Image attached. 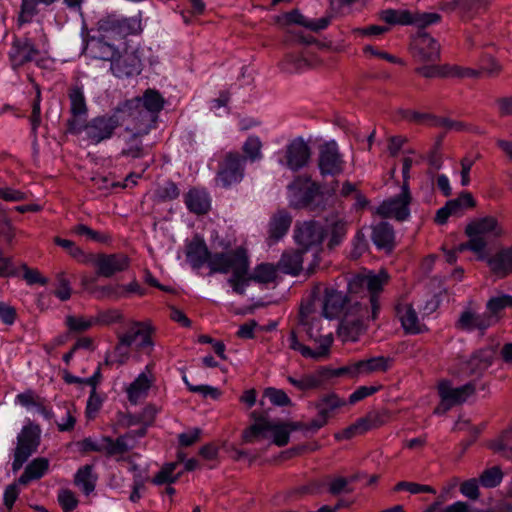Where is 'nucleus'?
<instances>
[{"instance_id": "nucleus-1", "label": "nucleus", "mask_w": 512, "mask_h": 512, "mask_svg": "<svg viewBox=\"0 0 512 512\" xmlns=\"http://www.w3.org/2000/svg\"><path fill=\"white\" fill-rule=\"evenodd\" d=\"M310 312V305L301 306L299 311V323L305 327L309 338L317 343L318 347L316 349H311L310 347L300 343L294 330L290 331L287 338L288 347L291 350L299 352L304 358L314 360L325 359L330 355V348L333 344L334 338L332 333L321 335L313 332V329L318 327L319 319H312L310 317Z\"/></svg>"}, {"instance_id": "nucleus-2", "label": "nucleus", "mask_w": 512, "mask_h": 512, "mask_svg": "<svg viewBox=\"0 0 512 512\" xmlns=\"http://www.w3.org/2000/svg\"><path fill=\"white\" fill-rule=\"evenodd\" d=\"M288 201L294 209H306L319 213L327 206V197L321 185L310 176H297L287 187Z\"/></svg>"}, {"instance_id": "nucleus-3", "label": "nucleus", "mask_w": 512, "mask_h": 512, "mask_svg": "<svg viewBox=\"0 0 512 512\" xmlns=\"http://www.w3.org/2000/svg\"><path fill=\"white\" fill-rule=\"evenodd\" d=\"M469 240L458 245L459 251L470 250L478 260L486 258L487 237H498L502 234L498 221L493 216H485L472 220L465 228Z\"/></svg>"}, {"instance_id": "nucleus-4", "label": "nucleus", "mask_w": 512, "mask_h": 512, "mask_svg": "<svg viewBox=\"0 0 512 512\" xmlns=\"http://www.w3.org/2000/svg\"><path fill=\"white\" fill-rule=\"evenodd\" d=\"M152 326L147 322H132L126 332L118 336V343L114 349L115 362L123 365L130 356V347L136 342V336L141 335L142 341L137 343V349L150 354L153 350Z\"/></svg>"}, {"instance_id": "nucleus-5", "label": "nucleus", "mask_w": 512, "mask_h": 512, "mask_svg": "<svg viewBox=\"0 0 512 512\" xmlns=\"http://www.w3.org/2000/svg\"><path fill=\"white\" fill-rule=\"evenodd\" d=\"M119 121L127 132L145 136L155 128L157 119L140 107L139 99H129L116 107Z\"/></svg>"}, {"instance_id": "nucleus-6", "label": "nucleus", "mask_w": 512, "mask_h": 512, "mask_svg": "<svg viewBox=\"0 0 512 512\" xmlns=\"http://www.w3.org/2000/svg\"><path fill=\"white\" fill-rule=\"evenodd\" d=\"M142 31L139 17H123L118 14L102 16L96 23L95 32L113 42L122 41L129 35Z\"/></svg>"}, {"instance_id": "nucleus-7", "label": "nucleus", "mask_w": 512, "mask_h": 512, "mask_svg": "<svg viewBox=\"0 0 512 512\" xmlns=\"http://www.w3.org/2000/svg\"><path fill=\"white\" fill-rule=\"evenodd\" d=\"M367 313V304L352 297H348L344 292L333 288H326L323 300V315L328 319H334L341 316L349 317L359 315L364 317Z\"/></svg>"}, {"instance_id": "nucleus-8", "label": "nucleus", "mask_w": 512, "mask_h": 512, "mask_svg": "<svg viewBox=\"0 0 512 512\" xmlns=\"http://www.w3.org/2000/svg\"><path fill=\"white\" fill-rule=\"evenodd\" d=\"M388 282V275L386 272L381 271L378 274H358L354 276L349 282V290L351 293L357 291L358 288H366L368 297L366 303L369 311H371V319L375 320L378 317L380 311L379 295L383 291L384 285Z\"/></svg>"}, {"instance_id": "nucleus-9", "label": "nucleus", "mask_w": 512, "mask_h": 512, "mask_svg": "<svg viewBox=\"0 0 512 512\" xmlns=\"http://www.w3.org/2000/svg\"><path fill=\"white\" fill-rule=\"evenodd\" d=\"M392 359L385 356H376L349 363L336 369H324L323 376L359 378L376 372H386L390 369Z\"/></svg>"}, {"instance_id": "nucleus-10", "label": "nucleus", "mask_w": 512, "mask_h": 512, "mask_svg": "<svg viewBox=\"0 0 512 512\" xmlns=\"http://www.w3.org/2000/svg\"><path fill=\"white\" fill-rule=\"evenodd\" d=\"M245 164L246 158L239 152H227L219 163L216 184L227 189L240 183L244 177Z\"/></svg>"}, {"instance_id": "nucleus-11", "label": "nucleus", "mask_w": 512, "mask_h": 512, "mask_svg": "<svg viewBox=\"0 0 512 512\" xmlns=\"http://www.w3.org/2000/svg\"><path fill=\"white\" fill-rule=\"evenodd\" d=\"M346 162L335 140L318 146L317 167L322 177H336L345 170Z\"/></svg>"}, {"instance_id": "nucleus-12", "label": "nucleus", "mask_w": 512, "mask_h": 512, "mask_svg": "<svg viewBox=\"0 0 512 512\" xmlns=\"http://www.w3.org/2000/svg\"><path fill=\"white\" fill-rule=\"evenodd\" d=\"M245 266H249V258L246 249L241 246L229 251L212 253L209 261L210 274L234 273Z\"/></svg>"}, {"instance_id": "nucleus-13", "label": "nucleus", "mask_w": 512, "mask_h": 512, "mask_svg": "<svg viewBox=\"0 0 512 512\" xmlns=\"http://www.w3.org/2000/svg\"><path fill=\"white\" fill-rule=\"evenodd\" d=\"M40 50L28 36H14L8 50V61L13 70H18L29 63H39Z\"/></svg>"}, {"instance_id": "nucleus-14", "label": "nucleus", "mask_w": 512, "mask_h": 512, "mask_svg": "<svg viewBox=\"0 0 512 512\" xmlns=\"http://www.w3.org/2000/svg\"><path fill=\"white\" fill-rule=\"evenodd\" d=\"M40 444V429L38 426L26 425L17 436V445L14 450L12 470L22 468L28 458L37 451Z\"/></svg>"}, {"instance_id": "nucleus-15", "label": "nucleus", "mask_w": 512, "mask_h": 512, "mask_svg": "<svg viewBox=\"0 0 512 512\" xmlns=\"http://www.w3.org/2000/svg\"><path fill=\"white\" fill-rule=\"evenodd\" d=\"M412 194L409 185L402 184L399 194L384 200L376 209L378 215L384 218H392L397 221H405L410 216V204Z\"/></svg>"}, {"instance_id": "nucleus-16", "label": "nucleus", "mask_w": 512, "mask_h": 512, "mask_svg": "<svg viewBox=\"0 0 512 512\" xmlns=\"http://www.w3.org/2000/svg\"><path fill=\"white\" fill-rule=\"evenodd\" d=\"M71 117L67 120V132L79 134L88 115V106L82 86L73 85L68 89Z\"/></svg>"}, {"instance_id": "nucleus-17", "label": "nucleus", "mask_w": 512, "mask_h": 512, "mask_svg": "<svg viewBox=\"0 0 512 512\" xmlns=\"http://www.w3.org/2000/svg\"><path fill=\"white\" fill-rule=\"evenodd\" d=\"M96 268V274L100 277L111 278L118 273L129 269L131 260L124 253H99L90 254V262Z\"/></svg>"}, {"instance_id": "nucleus-18", "label": "nucleus", "mask_w": 512, "mask_h": 512, "mask_svg": "<svg viewBox=\"0 0 512 512\" xmlns=\"http://www.w3.org/2000/svg\"><path fill=\"white\" fill-rule=\"evenodd\" d=\"M120 125L118 113L115 109L111 115L97 116L92 118L89 122H85L83 130L91 143L98 144L110 139L115 129Z\"/></svg>"}, {"instance_id": "nucleus-19", "label": "nucleus", "mask_w": 512, "mask_h": 512, "mask_svg": "<svg viewBox=\"0 0 512 512\" xmlns=\"http://www.w3.org/2000/svg\"><path fill=\"white\" fill-rule=\"evenodd\" d=\"M327 235L325 227L318 221L297 222L294 228L295 242L305 250L319 248Z\"/></svg>"}, {"instance_id": "nucleus-20", "label": "nucleus", "mask_w": 512, "mask_h": 512, "mask_svg": "<svg viewBox=\"0 0 512 512\" xmlns=\"http://www.w3.org/2000/svg\"><path fill=\"white\" fill-rule=\"evenodd\" d=\"M498 322V317L488 314L486 311L479 313L471 309L465 308L455 322V328L464 332L479 331L482 335L487 329L494 326Z\"/></svg>"}, {"instance_id": "nucleus-21", "label": "nucleus", "mask_w": 512, "mask_h": 512, "mask_svg": "<svg viewBox=\"0 0 512 512\" xmlns=\"http://www.w3.org/2000/svg\"><path fill=\"white\" fill-rule=\"evenodd\" d=\"M311 159V148L303 137H296L285 147L284 160L281 161L288 169L297 172L306 167Z\"/></svg>"}, {"instance_id": "nucleus-22", "label": "nucleus", "mask_w": 512, "mask_h": 512, "mask_svg": "<svg viewBox=\"0 0 512 512\" xmlns=\"http://www.w3.org/2000/svg\"><path fill=\"white\" fill-rule=\"evenodd\" d=\"M84 51L93 59L112 61L118 56L119 48L115 42L95 33L90 35L88 32L83 35Z\"/></svg>"}, {"instance_id": "nucleus-23", "label": "nucleus", "mask_w": 512, "mask_h": 512, "mask_svg": "<svg viewBox=\"0 0 512 512\" xmlns=\"http://www.w3.org/2000/svg\"><path fill=\"white\" fill-rule=\"evenodd\" d=\"M475 392V386L467 383L460 387H452L449 381H442L438 385V393L443 406V412H447L455 405L464 403Z\"/></svg>"}, {"instance_id": "nucleus-24", "label": "nucleus", "mask_w": 512, "mask_h": 512, "mask_svg": "<svg viewBox=\"0 0 512 512\" xmlns=\"http://www.w3.org/2000/svg\"><path fill=\"white\" fill-rule=\"evenodd\" d=\"M410 46L413 56L418 61L435 62L440 58V44L426 32H418Z\"/></svg>"}, {"instance_id": "nucleus-25", "label": "nucleus", "mask_w": 512, "mask_h": 512, "mask_svg": "<svg viewBox=\"0 0 512 512\" xmlns=\"http://www.w3.org/2000/svg\"><path fill=\"white\" fill-rule=\"evenodd\" d=\"M154 382L155 376L153 374V365L148 364L145 366L144 370L135 378V380L127 387L126 394L128 401L133 405L140 403L148 396L149 390L153 386Z\"/></svg>"}, {"instance_id": "nucleus-26", "label": "nucleus", "mask_w": 512, "mask_h": 512, "mask_svg": "<svg viewBox=\"0 0 512 512\" xmlns=\"http://www.w3.org/2000/svg\"><path fill=\"white\" fill-rule=\"evenodd\" d=\"M211 254L206 242L199 235H195L185 245L186 260L193 269H201L204 265L209 267Z\"/></svg>"}, {"instance_id": "nucleus-27", "label": "nucleus", "mask_w": 512, "mask_h": 512, "mask_svg": "<svg viewBox=\"0 0 512 512\" xmlns=\"http://www.w3.org/2000/svg\"><path fill=\"white\" fill-rule=\"evenodd\" d=\"M82 452H99L108 458H115L117 461L122 460L116 439L109 436H102L99 439L87 437L80 442Z\"/></svg>"}, {"instance_id": "nucleus-28", "label": "nucleus", "mask_w": 512, "mask_h": 512, "mask_svg": "<svg viewBox=\"0 0 512 512\" xmlns=\"http://www.w3.org/2000/svg\"><path fill=\"white\" fill-rule=\"evenodd\" d=\"M110 70L117 78H129L140 74L141 61L134 54L120 55L112 59Z\"/></svg>"}, {"instance_id": "nucleus-29", "label": "nucleus", "mask_w": 512, "mask_h": 512, "mask_svg": "<svg viewBox=\"0 0 512 512\" xmlns=\"http://www.w3.org/2000/svg\"><path fill=\"white\" fill-rule=\"evenodd\" d=\"M483 261H486L490 271L499 278L512 274V245L499 249L491 256L486 254Z\"/></svg>"}, {"instance_id": "nucleus-30", "label": "nucleus", "mask_w": 512, "mask_h": 512, "mask_svg": "<svg viewBox=\"0 0 512 512\" xmlns=\"http://www.w3.org/2000/svg\"><path fill=\"white\" fill-rule=\"evenodd\" d=\"M184 203L190 213L205 215L211 209V198L204 188L192 187L184 194Z\"/></svg>"}, {"instance_id": "nucleus-31", "label": "nucleus", "mask_w": 512, "mask_h": 512, "mask_svg": "<svg viewBox=\"0 0 512 512\" xmlns=\"http://www.w3.org/2000/svg\"><path fill=\"white\" fill-rule=\"evenodd\" d=\"M396 313L404 331L408 334H420L427 331L425 325L421 324L418 315L412 304L400 302L396 306Z\"/></svg>"}, {"instance_id": "nucleus-32", "label": "nucleus", "mask_w": 512, "mask_h": 512, "mask_svg": "<svg viewBox=\"0 0 512 512\" xmlns=\"http://www.w3.org/2000/svg\"><path fill=\"white\" fill-rule=\"evenodd\" d=\"M346 403V400L339 397L336 393H328L319 397L315 401L314 407L319 416L328 422Z\"/></svg>"}, {"instance_id": "nucleus-33", "label": "nucleus", "mask_w": 512, "mask_h": 512, "mask_svg": "<svg viewBox=\"0 0 512 512\" xmlns=\"http://www.w3.org/2000/svg\"><path fill=\"white\" fill-rule=\"evenodd\" d=\"M372 241L378 249L391 252L395 247V233L387 222H380L372 228Z\"/></svg>"}, {"instance_id": "nucleus-34", "label": "nucleus", "mask_w": 512, "mask_h": 512, "mask_svg": "<svg viewBox=\"0 0 512 512\" xmlns=\"http://www.w3.org/2000/svg\"><path fill=\"white\" fill-rule=\"evenodd\" d=\"M496 356V349L487 346L476 350L468 360V366L473 374H481L492 364Z\"/></svg>"}, {"instance_id": "nucleus-35", "label": "nucleus", "mask_w": 512, "mask_h": 512, "mask_svg": "<svg viewBox=\"0 0 512 512\" xmlns=\"http://www.w3.org/2000/svg\"><path fill=\"white\" fill-rule=\"evenodd\" d=\"M355 316L357 318L354 320H349L348 317H345L341 323L340 336L343 341L356 342L359 339V336L364 331L363 319H371V311L367 307V313L364 317Z\"/></svg>"}, {"instance_id": "nucleus-36", "label": "nucleus", "mask_w": 512, "mask_h": 512, "mask_svg": "<svg viewBox=\"0 0 512 512\" xmlns=\"http://www.w3.org/2000/svg\"><path fill=\"white\" fill-rule=\"evenodd\" d=\"M292 223V216L286 210H278L269 222V238L280 240L287 234Z\"/></svg>"}, {"instance_id": "nucleus-37", "label": "nucleus", "mask_w": 512, "mask_h": 512, "mask_svg": "<svg viewBox=\"0 0 512 512\" xmlns=\"http://www.w3.org/2000/svg\"><path fill=\"white\" fill-rule=\"evenodd\" d=\"M133 99H139L140 107L158 120L159 113L165 105V99L159 91L149 88L144 91L141 97H134Z\"/></svg>"}, {"instance_id": "nucleus-38", "label": "nucleus", "mask_w": 512, "mask_h": 512, "mask_svg": "<svg viewBox=\"0 0 512 512\" xmlns=\"http://www.w3.org/2000/svg\"><path fill=\"white\" fill-rule=\"evenodd\" d=\"M303 251H287L284 252L277 264L279 270L285 274L297 276L302 271Z\"/></svg>"}, {"instance_id": "nucleus-39", "label": "nucleus", "mask_w": 512, "mask_h": 512, "mask_svg": "<svg viewBox=\"0 0 512 512\" xmlns=\"http://www.w3.org/2000/svg\"><path fill=\"white\" fill-rule=\"evenodd\" d=\"M48 468V459L43 457L35 458L26 466L24 472L19 477L18 482L22 485H27L33 480H38L46 474Z\"/></svg>"}, {"instance_id": "nucleus-40", "label": "nucleus", "mask_w": 512, "mask_h": 512, "mask_svg": "<svg viewBox=\"0 0 512 512\" xmlns=\"http://www.w3.org/2000/svg\"><path fill=\"white\" fill-rule=\"evenodd\" d=\"M97 479L98 476L93 472V466L87 464L77 470L74 483L82 489L84 494L89 495L94 491Z\"/></svg>"}, {"instance_id": "nucleus-41", "label": "nucleus", "mask_w": 512, "mask_h": 512, "mask_svg": "<svg viewBox=\"0 0 512 512\" xmlns=\"http://www.w3.org/2000/svg\"><path fill=\"white\" fill-rule=\"evenodd\" d=\"M147 426L148 425L145 424L143 427L139 429L130 430L116 438L117 446L119 448V452L122 459L124 454L128 453L130 450L136 447L137 440L139 438H143L146 436Z\"/></svg>"}, {"instance_id": "nucleus-42", "label": "nucleus", "mask_w": 512, "mask_h": 512, "mask_svg": "<svg viewBox=\"0 0 512 512\" xmlns=\"http://www.w3.org/2000/svg\"><path fill=\"white\" fill-rule=\"evenodd\" d=\"M270 430L271 422L264 418L259 419L243 432V440L245 443H254L266 439L270 435Z\"/></svg>"}, {"instance_id": "nucleus-43", "label": "nucleus", "mask_w": 512, "mask_h": 512, "mask_svg": "<svg viewBox=\"0 0 512 512\" xmlns=\"http://www.w3.org/2000/svg\"><path fill=\"white\" fill-rule=\"evenodd\" d=\"M278 267L271 263H261L254 268L252 274L249 275V279L259 284H270L275 282L277 278Z\"/></svg>"}, {"instance_id": "nucleus-44", "label": "nucleus", "mask_w": 512, "mask_h": 512, "mask_svg": "<svg viewBox=\"0 0 512 512\" xmlns=\"http://www.w3.org/2000/svg\"><path fill=\"white\" fill-rule=\"evenodd\" d=\"M500 71V66L494 60L491 61V66L484 67L482 70H475L471 68H464L460 66H448L449 76H456L460 78L465 77H479L481 73L486 72L489 75L497 74Z\"/></svg>"}, {"instance_id": "nucleus-45", "label": "nucleus", "mask_w": 512, "mask_h": 512, "mask_svg": "<svg viewBox=\"0 0 512 512\" xmlns=\"http://www.w3.org/2000/svg\"><path fill=\"white\" fill-rule=\"evenodd\" d=\"M141 137L131 133V136L125 142V147L121 150V155L132 159H140L147 155Z\"/></svg>"}, {"instance_id": "nucleus-46", "label": "nucleus", "mask_w": 512, "mask_h": 512, "mask_svg": "<svg viewBox=\"0 0 512 512\" xmlns=\"http://www.w3.org/2000/svg\"><path fill=\"white\" fill-rule=\"evenodd\" d=\"M287 381L299 391L319 388L322 385L321 375L307 374L300 377L288 376Z\"/></svg>"}, {"instance_id": "nucleus-47", "label": "nucleus", "mask_w": 512, "mask_h": 512, "mask_svg": "<svg viewBox=\"0 0 512 512\" xmlns=\"http://www.w3.org/2000/svg\"><path fill=\"white\" fill-rule=\"evenodd\" d=\"M381 19L391 25H411L412 13L408 10L386 9L381 12Z\"/></svg>"}, {"instance_id": "nucleus-48", "label": "nucleus", "mask_w": 512, "mask_h": 512, "mask_svg": "<svg viewBox=\"0 0 512 512\" xmlns=\"http://www.w3.org/2000/svg\"><path fill=\"white\" fill-rule=\"evenodd\" d=\"M92 293L99 300L117 301L124 297L123 287L122 285L119 284L96 286L95 288H93Z\"/></svg>"}, {"instance_id": "nucleus-49", "label": "nucleus", "mask_w": 512, "mask_h": 512, "mask_svg": "<svg viewBox=\"0 0 512 512\" xmlns=\"http://www.w3.org/2000/svg\"><path fill=\"white\" fill-rule=\"evenodd\" d=\"M248 270L249 266H245L242 270L234 271L228 279L229 285L236 294L244 295L247 286L252 281V279H249Z\"/></svg>"}, {"instance_id": "nucleus-50", "label": "nucleus", "mask_w": 512, "mask_h": 512, "mask_svg": "<svg viewBox=\"0 0 512 512\" xmlns=\"http://www.w3.org/2000/svg\"><path fill=\"white\" fill-rule=\"evenodd\" d=\"M72 232L77 236L86 237L87 240L96 242V243H108L111 240V237L103 232L93 230L85 224H77L72 228Z\"/></svg>"}, {"instance_id": "nucleus-51", "label": "nucleus", "mask_w": 512, "mask_h": 512, "mask_svg": "<svg viewBox=\"0 0 512 512\" xmlns=\"http://www.w3.org/2000/svg\"><path fill=\"white\" fill-rule=\"evenodd\" d=\"M504 474L499 466L485 469L479 476V483L484 488H495L500 485Z\"/></svg>"}, {"instance_id": "nucleus-52", "label": "nucleus", "mask_w": 512, "mask_h": 512, "mask_svg": "<svg viewBox=\"0 0 512 512\" xmlns=\"http://www.w3.org/2000/svg\"><path fill=\"white\" fill-rule=\"evenodd\" d=\"M54 241L58 246L65 249L69 253V255L78 262L85 264H88L90 262V254H85L84 251L79 246H77L73 241L63 239L60 237H56Z\"/></svg>"}, {"instance_id": "nucleus-53", "label": "nucleus", "mask_w": 512, "mask_h": 512, "mask_svg": "<svg viewBox=\"0 0 512 512\" xmlns=\"http://www.w3.org/2000/svg\"><path fill=\"white\" fill-rule=\"evenodd\" d=\"M446 204L453 215H458L466 209L475 207L476 202L471 193L462 192L456 199L449 200Z\"/></svg>"}, {"instance_id": "nucleus-54", "label": "nucleus", "mask_w": 512, "mask_h": 512, "mask_svg": "<svg viewBox=\"0 0 512 512\" xmlns=\"http://www.w3.org/2000/svg\"><path fill=\"white\" fill-rule=\"evenodd\" d=\"M62 409L65 412V415L62 417V419L58 422L57 428L60 432H70L74 429L76 424V408L74 404L70 402H64L62 405Z\"/></svg>"}, {"instance_id": "nucleus-55", "label": "nucleus", "mask_w": 512, "mask_h": 512, "mask_svg": "<svg viewBox=\"0 0 512 512\" xmlns=\"http://www.w3.org/2000/svg\"><path fill=\"white\" fill-rule=\"evenodd\" d=\"M508 307H512V296L502 294L488 300L486 312L499 318V313Z\"/></svg>"}, {"instance_id": "nucleus-56", "label": "nucleus", "mask_w": 512, "mask_h": 512, "mask_svg": "<svg viewBox=\"0 0 512 512\" xmlns=\"http://www.w3.org/2000/svg\"><path fill=\"white\" fill-rule=\"evenodd\" d=\"M262 143L257 136H249L243 144V152L245 153L246 161L254 162L262 158L261 153Z\"/></svg>"}, {"instance_id": "nucleus-57", "label": "nucleus", "mask_w": 512, "mask_h": 512, "mask_svg": "<svg viewBox=\"0 0 512 512\" xmlns=\"http://www.w3.org/2000/svg\"><path fill=\"white\" fill-rule=\"evenodd\" d=\"M347 233V222L342 219H337L331 225L330 238L328 242L329 248L339 245L345 238Z\"/></svg>"}, {"instance_id": "nucleus-58", "label": "nucleus", "mask_w": 512, "mask_h": 512, "mask_svg": "<svg viewBox=\"0 0 512 512\" xmlns=\"http://www.w3.org/2000/svg\"><path fill=\"white\" fill-rule=\"evenodd\" d=\"M432 125L443 128L445 131L462 132L468 130V125L462 121L452 120L446 117H433Z\"/></svg>"}, {"instance_id": "nucleus-59", "label": "nucleus", "mask_w": 512, "mask_h": 512, "mask_svg": "<svg viewBox=\"0 0 512 512\" xmlns=\"http://www.w3.org/2000/svg\"><path fill=\"white\" fill-rule=\"evenodd\" d=\"M65 323L70 331L83 332L90 329L97 321L92 318L69 315L66 317Z\"/></svg>"}, {"instance_id": "nucleus-60", "label": "nucleus", "mask_w": 512, "mask_h": 512, "mask_svg": "<svg viewBox=\"0 0 512 512\" xmlns=\"http://www.w3.org/2000/svg\"><path fill=\"white\" fill-rule=\"evenodd\" d=\"M408 491L411 494L431 493L435 494L436 490L430 485L419 484L415 482L400 481L394 486V491Z\"/></svg>"}, {"instance_id": "nucleus-61", "label": "nucleus", "mask_w": 512, "mask_h": 512, "mask_svg": "<svg viewBox=\"0 0 512 512\" xmlns=\"http://www.w3.org/2000/svg\"><path fill=\"white\" fill-rule=\"evenodd\" d=\"M180 190L176 183L167 181L156 190V196L160 201H172L179 197Z\"/></svg>"}, {"instance_id": "nucleus-62", "label": "nucleus", "mask_w": 512, "mask_h": 512, "mask_svg": "<svg viewBox=\"0 0 512 512\" xmlns=\"http://www.w3.org/2000/svg\"><path fill=\"white\" fill-rule=\"evenodd\" d=\"M270 434L273 437V443L279 447L285 446L289 442L290 430L284 424L271 423Z\"/></svg>"}, {"instance_id": "nucleus-63", "label": "nucleus", "mask_w": 512, "mask_h": 512, "mask_svg": "<svg viewBox=\"0 0 512 512\" xmlns=\"http://www.w3.org/2000/svg\"><path fill=\"white\" fill-rule=\"evenodd\" d=\"M57 499L64 512H72L78 506V499L74 492L69 489L60 490Z\"/></svg>"}, {"instance_id": "nucleus-64", "label": "nucleus", "mask_w": 512, "mask_h": 512, "mask_svg": "<svg viewBox=\"0 0 512 512\" xmlns=\"http://www.w3.org/2000/svg\"><path fill=\"white\" fill-rule=\"evenodd\" d=\"M264 396L267 397L273 405L276 406H288L291 404V400L282 389L268 387L264 391Z\"/></svg>"}]
</instances>
